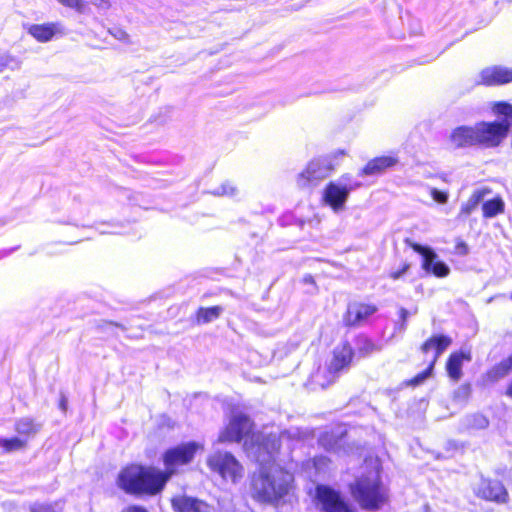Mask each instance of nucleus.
<instances>
[{"mask_svg": "<svg viewBox=\"0 0 512 512\" xmlns=\"http://www.w3.org/2000/svg\"><path fill=\"white\" fill-rule=\"evenodd\" d=\"M299 436L298 429H289L277 436L273 433L252 434L244 448L249 458L259 464L251 480L252 496L264 503H277L293 488L294 477L276 463L280 442Z\"/></svg>", "mask_w": 512, "mask_h": 512, "instance_id": "1", "label": "nucleus"}, {"mask_svg": "<svg viewBox=\"0 0 512 512\" xmlns=\"http://www.w3.org/2000/svg\"><path fill=\"white\" fill-rule=\"evenodd\" d=\"M204 446L198 442H187L169 449L164 454V464L167 475L154 468L132 465L124 469L118 477V485L127 493L156 494L167 481L168 477L182 465L190 463L196 452Z\"/></svg>", "mask_w": 512, "mask_h": 512, "instance_id": "2", "label": "nucleus"}, {"mask_svg": "<svg viewBox=\"0 0 512 512\" xmlns=\"http://www.w3.org/2000/svg\"><path fill=\"white\" fill-rule=\"evenodd\" d=\"M351 494L359 506L368 511L379 510L389 498L388 489L381 482L377 467L359 477L351 485Z\"/></svg>", "mask_w": 512, "mask_h": 512, "instance_id": "3", "label": "nucleus"}, {"mask_svg": "<svg viewBox=\"0 0 512 512\" xmlns=\"http://www.w3.org/2000/svg\"><path fill=\"white\" fill-rule=\"evenodd\" d=\"M492 111L501 121L478 122L475 124L477 145L485 148H493L507 137L512 126V105L506 102L495 103Z\"/></svg>", "mask_w": 512, "mask_h": 512, "instance_id": "4", "label": "nucleus"}, {"mask_svg": "<svg viewBox=\"0 0 512 512\" xmlns=\"http://www.w3.org/2000/svg\"><path fill=\"white\" fill-rule=\"evenodd\" d=\"M345 156L344 150H336L329 155L312 159L308 162L305 169L297 175L296 183L301 189H311L316 187L321 181L329 177L336 166Z\"/></svg>", "mask_w": 512, "mask_h": 512, "instance_id": "5", "label": "nucleus"}, {"mask_svg": "<svg viewBox=\"0 0 512 512\" xmlns=\"http://www.w3.org/2000/svg\"><path fill=\"white\" fill-rule=\"evenodd\" d=\"M353 358L352 347L348 343L338 345L333 351V357L327 367L318 369L311 376V385L316 388H326L339 376V374L347 369Z\"/></svg>", "mask_w": 512, "mask_h": 512, "instance_id": "6", "label": "nucleus"}, {"mask_svg": "<svg viewBox=\"0 0 512 512\" xmlns=\"http://www.w3.org/2000/svg\"><path fill=\"white\" fill-rule=\"evenodd\" d=\"M358 187H360V183L353 181L349 174H343L325 186L322 192V202L334 213H340L345 210L350 193Z\"/></svg>", "mask_w": 512, "mask_h": 512, "instance_id": "7", "label": "nucleus"}, {"mask_svg": "<svg viewBox=\"0 0 512 512\" xmlns=\"http://www.w3.org/2000/svg\"><path fill=\"white\" fill-rule=\"evenodd\" d=\"M209 469L217 473L222 479L233 483L239 481L244 475V469L239 461L227 451L217 450L207 458Z\"/></svg>", "mask_w": 512, "mask_h": 512, "instance_id": "8", "label": "nucleus"}, {"mask_svg": "<svg viewBox=\"0 0 512 512\" xmlns=\"http://www.w3.org/2000/svg\"><path fill=\"white\" fill-rule=\"evenodd\" d=\"M316 505L323 512H357L338 491L326 485L316 487Z\"/></svg>", "mask_w": 512, "mask_h": 512, "instance_id": "9", "label": "nucleus"}, {"mask_svg": "<svg viewBox=\"0 0 512 512\" xmlns=\"http://www.w3.org/2000/svg\"><path fill=\"white\" fill-rule=\"evenodd\" d=\"M252 422L241 412H234L227 426L221 431L218 442H239L252 430Z\"/></svg>", "mask_w": 512, "mask_h": 512, "instance_id": "10", "label": "nucleus"}, {"mask_svg": "<svg viewBox=\"0 0 512 512\" xmlns=\"http://www.w3.org/2000/svg\"><path fill=\"white\" fill-rule=\"evenodd\" d=\"M451 343L452 339L445 335L432 336L423 343V345L421 346L422 352L427 353L430 350H434L435 354L428 368L425 371L416 375L411 380L412 385L416 386L423 383L431 375L436 361L441 356V354L451 345Z\"/></svg>", "mask_w": 512, "mask_h": 512, "instance_id": "11", "label": "nucleus"}, {"mask_svg": "<svg viewBox=\"0 0 512 512\" xmlns=\"http://www.w3.org/2000/svg\"><path fill=\"white\" fill-rule=\"evenodd\" d=\"M474 493L477 497L497 504L508 502V492L501 481L489 478H480L475 484Z\"/></svg>", "mask_w": 512, "mask_h": 512, "instance_id": "12", "label": "nucleus"}, {"mask_svg": "<svg viewBox=\"0 0 512 512\" xmlns=\"http://www.w3.org/2000/svg\"><path fill=\"white\" fill-rule=\"evenodd\" d=\"M412 249L422 255V268L436 277H446L450 273V268L443 261L438 259V255L429 247L421 246L417 243H411Z\"/></svg>", "mask_w": 512, "mask_h": 512, "instance_id": "13", "label": "nucleus"}, {"mask_svg": "<svg viewBox=\"0 0 512 512\" xmlns=\"http://www.w3.org/2000/svg\"><path fill=\"white\" fill-rule=\"evenodd\" d=\"M377 311V307L359 302L350 303L344 321L348 326H358Z\"/></svg>", "mask_w": 512, "mask_h": 512, "instance_id": "14", "label": "nucleus"}, {"mask_svg": "<svg viewBox=\"0 0 512 512\" xmlns=\"http://www.w3.org/2000/svg\"><path fill=\"white\" fill-rule=\"evenodd\" d=\"M28 33L37 41L45 43L52 40L56 35H64L65 30L61 22H48L30 25Z\"/></svg>", "mask_w": 512, "mask_h": 512, "instance_id": "15", "label": "nucleus"}, {"mask_svg": "<svg viewBox=\"0 0 512 512\" xmlns=\"http://www.w3.org/2000/svg\"><path fill=\"white\" fill-rule=\"evenodd\" d=\"M479 83L484 85H501L512 81V69L492 66L483 69L479 74Z\"/></svg>", "mask_w": 512, "mask_h": 512, "instance_id": "16", "label": "nucleus"}, {"mask_svg": "<svg viewBox=\"0 0 512 512\" xmlns=\"http://www.w3.org/2000/svg\"><path fill=\"white\" fill-rule=\"evenodd\" d=\"M449 140L456 148L476 146V131L474 126H459L452 130Z\"/></svg>", "mask_w": 512, "mask_h": 512, "instance_id": "17", "label": "nucleus"}, {"mask_svg": "<svg viewBox=\"0 0 512 512\" xmlns=\"http://www.w3.org/2000/svg\"><path fill=\"white\" fill-rule=\"evenodd\" d=\"M172 506L176 512H215V509L207 503L189 497L174 498Z\"/></svg>", "mask_w": 512, "mask_h": 512, "instance_id": "18", "label": "nucleus"}, {"mask_svg": "<svg viewBox=\"0 0 512 512\" xmlns=\"http://www.w3.org/2000/svg\"><path fill=\"white\" fill-rule=\"evenodd\" d=\"M398 159L393 156H381L370 160L361 170L360 175L370 176L384 172L386 169L395 166Z\"/></svg>", "mask_w": 512, "mask_h": 512, "instance_id": "19", "label": "nucleus"}, {"mask_svg": "<svg viewBox=\"0 0 512 512\" xmlns=\"http://www.w3.org/2000/svg\"><path fill=\"white\" fill-rule=\"evenodd\" d=\"M470 353L456 352L452 353L447 361L446 370L449 377L458 381L462 377V366L464 361H470Z\"/></svg>", "mask_w": 512, "mask_h": 512, "instance_id": "20", "label": "nucleus"}, {"mask_svg": "<svg viewBox=\"0 0 512 512\" xmlns=\"http://www.w3.org/2000/svg\"><path fill=\"white\" fill-rule=\"evenodd\" d=\"M40 428V424L35 423L28 417L18 419L15 423V431L19 435L25 436L27 440L34 437L39 432Z\"/></svg>", "mask_w": 512, "mask_h": 512, "instance_id": "21", "label": "nucleus"}, {"mask_svg": "<svg viewBox=\"0 0 512 512\" xmlns=\"http://www.w3.org/2000/svg\"><path fill=\"white\" fill-rule=\"evenodd\" d=\"M512 370V355L507 359L502 360L499 364L494 366L489 372L488 377L492 381H497L510 373Z\"/></svg>", "mask_w": 512, "mask_h": 512, "instance_id": "22", "label": "nucleus"}, {"mask_svg": "<svg viewBox=\"0 0 512 512\" xmlns=\"http://www.w3.org/2000/svg\"><path fill=\"white\" fill-rule=\"evenodd\" d=\"M504 206V201L499 197L486 201L482 206L483 216L493 218L504 212Z\"/></svg>", "mask_w": 512, "mask_h": 512, "instance_id": "23", "label": "nucleus"}, {"mask_svg": "<svg viewBox=\"0 0 512 512\" xmlns=\"http://www.w3.org/2000/svg\"><path fill=\"white\" fill-rule=\"evenodd\" d=\"M488 192L486 189L475 190L468 201L462 205L461 213L465 215L471 214Z\"/></svg>", "mask_w": 512, "mask_h": 512, "instance_id": "24", "label": "nucleus"}, {"mask_svg": "<svg viewBox=\"0 0 512 512\" xmlns=\"http://www.w3.org/2000/svg\"><path fill=\"white\" fill-rule=\"evenodd\" d=\"M27 446V439L13 437L10 439L0 437V448L6 453L19 451Z\"/></svg>", "mask_w": 512, "mask_h": 512, "instance_id": "25", "label": "nucleus"}, {"mask_svg": "<svg viewBox=\"0 0 512 512\" xmlns=\"http://www.w3.org/2000/svg\"><path fill=\"white\" fill-rule=\"evenodd\" d=\"M223 309L220 306H213L209 308H200L197 312V321L199 323H209L215 319H217Z\"/></svg>", "mask_w": 512, "mask_h": 512, "instance_id": "26", "label": "nucleus"}, {"mask_svg": "<svg viewBox=\"0 0 512 512\" xmlns=\"http://www.w3.org/2000/svg\"><path fill=\"white\" fill-rule=\"evenodd\" d=\"M464 425L468 429H485L488 427L489 421L482 414H472L465 418Z\"/></svg>", "mask_w": 512, "mask_h": 512, "instance_id": "27", "label": "nucleus"}, {"mask_svg": "<svg viewBox=\"0 0 512 512\" xmlns=\"http://www.w3.org/2000/svg\"><path fill=\"white\" fill-rule=\"evenodd\" d=\"M61 502L54 503H35L31 506V512H62Z\"/></svg>", "mask_w": 512, "mask_h": 512, "instance_id": "28", "label": "nucleus"}, {"mask_svg": "<svg viewBox=\"0 0 512 512\" xmlns=\"http://www.w3.org/2000/svg\"><path fill=\"white\" fill-rule=\"evenodd\" d=\"M237 191V187L231 182H224L213 191V194L217 196H235Z\"/></svg>", "mask_w": 512, "mask_h": 512, "instance_id": "29", "label": "nucleus"}, {"mask_svg": "<svg viewBox=\"0 0 512 512\" xmlns=\"http://www.w3.org/2000/svg\"><path fill=\"white\" fill-rule=\"evenodd\" d=\"M61 5L74 9L79 13H82L86 7V2L84 0H57Z\"/></svg>", "mask_w": 512, "mask_h": 512, "instance_id": "30", "label": "nucleus"}, {"mask_svg": "<svg viewBox=\"0 0 512 512\" xmlns=\"http://www.w3.org/2000/svg\"><path fill=\"white\" fill-rule=\"evenodd\" d=\"M376 350L375 344L368 339H364L358 347V352L361 356H367Z\"/></svg>", "mask_w": 512, "mask_h": 512, "instance_id": "31", "label": "nucleus"}, {"mask_svg": "<svg viewBox=\"0 0 512 512\" xmlns=\"http://www.w3.org/2000/svg\"><path fill=\"white\" fill-rule=\"evenodd\" d=\"M430 195L433 200L439 204H445L448 201V193L440 191L436 188L430 189Z\"/></svg>", "mask_w": 512, "mask_h": 512, "instance_id": "32", "label": "nucleus"}, {"mask_svg": "<svg viewBox=\"0 0 512 512\" xmlns=\"http://www.w3.org/2000/svg\"><path fill=\"white\" fill-rule=\"evenodd\" d=\"M471 392V387L469 384L461 385L454 393L456 399L460 401H465Z\"/></svg>", "mask_w": 512, "mask_h": 512, "instance_id": "33", "label": "nucleus"}, {"mask_svg": "<svg viewBox=\"0 0 512 512\" xmlns=\"http://www.w3.org/2000/svg\"><path fill=\"white\" fill-rule=\"evenodd\" d=\"M12 64H15L16 66H18V63L12 56L4 55V56L0 57V71H2L4 68H8V67L14 68V66Z\"/></svg>", "mask_w": 512, "mask_h": 512, "instance_id": "34", "label": "nucleus"}, {"mask_svg": "<svg viewBox=\"0 0 512 512\" xmlns=\"http://www.w3.org/2000/svg\"><path fill=\"white\" fill-rule=\"evenodd\" d=\"M91 3L100 10H109L112 6L110 0H91Z\"/></svg>", "mask_w": 512, "mask_h": 512, "instance_id": "35", "label": "nucleus"}, {"mask_svg": "<svg viewBox=\"0 0 512 512\" xmlns=\"http://www.w3.org/2000/svg\"><path fill=\"white\" fill-rule=\"evenodd\" d=\"M111 34L120 41H129V35L122 29H115L113 32H111Z\"/></svg>", "mask_w": 512, "mask_h": 512, "instance_id": "36", "label": "nucleus"}, {"mask_svg": "<svg viewBox=\"0 0 512 512\" xmlns=\"http://www.w3.org/2000/svg\"><path fill=\"white\" fill-rule=\"evenodd\" d=\"M326 437L327 436H323L320 438L321 445L324 446L327 450H335L338 442H335L334 444L328 443V442H326Z\"/></svg>", "mask_w": 512, "mask_h": 512, "instance_id": "37", "label": "nucleus"}, {"mask_svg": "<svg viewBox=\"0 0 512 512\" xmlns=\"http://www.w3.org/2000/svg\"><path fill=\"white\" fill-rule=\"evenodd\" d=\"M408 267H409L408 265H405V266L403 267V269H402V270L397 271V272H393V273L391 274V277H392L393 279H398V278H400V277H401V276H402V275L407 271Z\"/></svg>", "mask_w": 512, "mask_h": 512, "instance_id": "38", "label": "nucleus"}, {"mask_svg": "<svg viewBox=\"0 0 512 512\" xmlns=\"http://www.w3.org/2000/svg\"><path fill=\"white\" fill-rule=\"evenodd\" d=\"M125 512H147L145 509L140 507H129Z\"/></svg>", "mask_w": 512, "mask_h": 512, "instance_id": "39", "label": "nucleus"}, {"mask_svg": "<svg viewBox=\"0 0 512 512\" xmlns=\"http://www.w3.org/2000/svg\"><path fill=\"white\" fill-rule=\"evenodd\" d=\"M304 282H305V283H309V284L314 283L313 277H312L311 275H306V276L304 277Z\"/></svg>", "mask_w": 512, "mask_h": 512, "instance_id": "40", "label": "nucleus"}, {"mask_svg": "<svg viewBox=\"0 0 512 512\" xmlns=\"http://www.w3.org/2000/svg\"><path fill=\"white\" fill-rule=\"evenodd\" d=\"M400 313H401V317L405 320L407 318L408 311L406 309L402 308Z\"/></svg>", "mask_w": 512, "mask_h": 512, "instance_id": "41", "label": "nucleus"}, {"mask_svg": "<svg viewBox=\"0 0 512 512\" xmlns=\"http://www.w3.org/2000/svg\"><path fill=\"white\" fill-rule=\"evenodd\" d=\"M458 249L463 250V253L467 252V246L464 243H461L460 245H458Z\"/></svg>", "mask_w": 512, "mask_h": 512, "instance_id": "42", "label": "nucleus"}, {"mask_svg": "<svg viewBox=\"0 0 512 512\" xmlns=\"http://www.w3.org/2000/svg\"><path fill=\"white\" fill-rule=\"evenodd\" d=\"M60 406H61V409H62V410H65V409H66V401H65V399H62V400H61V404H60Z\"/></svg>", "mask_w": 512, "mask_h": 512, "instance_id": "43", "label": "nucleus"}, {"mask_svg": "<svg viewBox=\"0 0 512 512\" xmlns=\"http://www.w3.org/2000/svg\"><path fill=\"white\" fill-rule=\"evenodd\" d=\"M324 458H318V459H315V465L318 466L320 464V462H323L324 463Z\"/></svg>", "mask_w": 512, "mask_h": 512, "instance_id": "44", "label": "nucleus"}]
</instances>
